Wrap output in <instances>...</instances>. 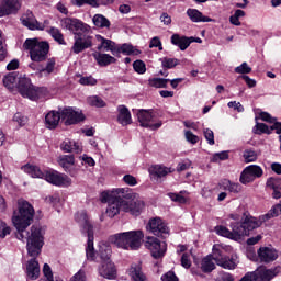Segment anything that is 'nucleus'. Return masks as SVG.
Returning a JSON list of instances; mask_svg holds the SVG:
<instances>
[{
  "mask_svg": "<svg viewBox=\"0 0 281 281\" xmlns=\"http://www.w3.org/2000/svg\"><path fill=\"white\" fill-rule=\"evenodd\" d=\"M79 82L86 87H95V85H98V79L93 78V77H81L79 79Z\"/></svg>",
  "mask_w": 281,
  "mask_h": 281,
  "instance_id": "8fccbe9b",
  "label": "nucleus"
},
{
  "mask_svg": "<svg viewBox=\"0 0 281 281\" xmlns=\"http://www.w3.org/2000/svg\"><path fill=\"white\" fill-rule=\"evenodd\" d=\"M21 23L24 25V27H27L29 30H45V24L36 21V18L34 16V13L32 11H26L21 16Z\"/></svg>",
  "mask_w": 281,
  "mask_h": 281,
  "instance_id": "412c9836",
  "label": "nucleus"
},
{
  "mask_svg": "<svg viewBox=\"0 0 281 281\" xmlns=\"http://www.w3.org/2000/svg\"><path fill=\"white\" fill-rule=\"evenodd\" d=\"M60 120H61L60 112L49 111L45 115L46 128H56V126H58V124L60 123Z\"/></svg>",
  "mask_w": 281,
  "mask_h": 281,
  "instance_id": "c756f323",
  "label": "nucleus"
},
{
  "mask_svg": "<svg viewBox=\"0 0 281 281\" xmlns=\"http://www.w3.org/2000/svg\"><path fill=\"white\" fill-rule=\"evenodd\" d=\"M201 269L204 273H212L216 269L212 255H207L202 259Z\"/></svg>",
  "mask_w": 281,
  "mask_h": 281,
  "instance_id": "e433bc0d",
  "label": "nucleus"
},
{
  "mask_svg": "<svg viewBox=\"0 0 281 281\" xmlns=\"http://www.w3.org/2000/svg\"><path fill=\"white\" fill-rule=\"evenodd\" d=\"M11 229L8 226V224L0 222V238H5V236H9Z\"/></svg>",
  "mask_w": 281,
  "mask_h": 281,
  "instance_id": "0e129e2a",
  "label": "nucleus"
},
{
  "mask_svg": "<svg viewBox=\"0 0 281 281\" xmlns=\"http://www.w3.org/2000/svg\"><path fill=\"white\" fill-rule=\"evenodd\" d=\"M258 159V154L255 150L246 149L244 151V161L246 164H251Z\"/></svg>",
  "mask_w": 281,
  "mask_h": 281,
  "instance_id": "c03bdc74",
  "label": "nucleus"
},
{
  "mask_svg": "<svg viewBox=\"0 0 281 281\" xmlns=\"http://www.w3.org/2000/svg\"><path fill=\"white\" fill-rule=\"evenodd\" d=\"M116 56H120V54H124L125 56H138V54H140L139 49L130 44L116 45Z\"/></svg>",
  "mask_w": 281,
  "mask_h": 281,
  "instance_id": "72a5a7b5",
  "label": "nucleus"
},
{
  "mask_svg": "<svg viewBox=\"0 0 281 281\" xmlns=\"http://www.w3.org/2000/svg\"><path fill=\"white\" fill-rule=\"evenodd\" d=\"M136 115L139 126L143 128H149V131H157L161 128L164 124L161 121L155 122L153 110H138Z\"/></svg>",
  "mask_w": 281,
  "mask_h": 281,
  "instance_id": "f8f14e48",
  "label": "nucleus"
},
{
  "mask_svg": "<svg viewBox=\"0 0 281 281\" xmlns=\"http://www.w3.org/2000/svg\"><path fill=\"white\" fill-rule=\"evenodd\" d=\"M225 159H229V154H227V151H221L214 154L211 158V161H213V164H216V161H225Z\"/></svg>",
  "mask_w": 281,
  "mask_h": 281,
  "instance_id": "864d4df0",
  "label": "nucleus"
},
{
  "mask_svg": "<svg viewBox=\"0 0 281 281\" xmlns=\"http://www.w3.org/2000/svg\"><path fill=\"white\" fill-rule=\"evenodd\" d=\"M63 30H68L74 34V44L71 52L74 54H82L85 49H91L93 47V31L89 24L78 20L76 18H64L60 21Z\"/></svg>",
  "mask_w": 281,
  "mask_h": 281,
  "instance_id": "f03ea898",
  "label": "nucleus"
},
{
  "mask_svg": "<svg viewBox=\"0 0 281 281\" xmlns=\"http://www.w3.org/2000/svg\"><path fill=\"white\" fill-rule=\"evenodd\" d=\"M13 122H15L18 126H25V124H27V117L21 112H18L13 115Z\"/></svg>",
  "mask_w": 281,
  "mask_h": 281,
  "instance_id": "de8ad7c7",
  "label": "nucleus"
},
{
  "mask_svg": "<svg viewBox=\"0 0 281 281\" xmlns=\"http://www.w3.org/2000/svg\"><path fill=\"white\" fill-rule=\"evenodd\" d=\"M55 67H56V60L48 59L46 67L41 70V74H45V75L49 76V74L54 72Z\"/></svg>",
  "mask_w": 281,
  "mask_h": 281,
  "instance_id": "3c124183",
  "label": "nucleus"
},
{
  "mask_svg": "<svg viewBox=\"0 0 281 281\" xmlns=\"http://www.w3.org/2000/svg\"><path fill=\"white\" fill-rule=\"evenodd\" d=\"M111 245L101 241L98 244V250H94V259H92V261L95 260V256L101 258V262L109 261L111 260Z\"/></svg>",
  "mask_w": 281,
  "mask_h": 281,
  "instance_id": "5701e85b",
  "label": "nucleus"
},
{
  "mask_svg": "<svg viewBox=\"0 0 281 281\" xmlns=\"http://www.w3.org/2000/svg\"><path fill=\"white\" fill-rule=\"evenodd\" d=\"M187 15L193 23H212V18H207L196 9H188Z\"/></svg>",
  "mask_w": 281,
  "mask_h": 281,
  "instance_id": "cd10ccee",
  "label": "nucleus"
},
{
  "mask_svg": "<svg viewBox=\"0 0 281 281\" xmlns=\"http://www.w3.org/2000/svg\"><path fill=\"white\" fill-rule=\"evenodd\" d=\"M216 281H234V277L229 272H218Z\"/></svg>",
  "mask_w": 281,
  "mask_h": 281,
  "instance_id": "680f3d73",
  "label": "nucleus"
},
{
  "mask_svg": "<svg viewBox=\"0 0 281 281\" xmlns=\"http://www.w3.org/2000/svg\"><path fill=\"white\" fill-rule=\"evenodd\" d=\"M34 206L25 200L18 201V212L14 211L12 216V223L18 229L16 238L18 240H25V229L32 225L34 221Z\"/></svg>",
  "mask_w": 281,
  "mask_h": 281,
  "instance_id": "7ed1b4c3",
  "label": "nucleus"
},
{
  "mask_svg": "<svg viewBox=\"0 0 281 281\" xmlns=\"http://www.w3.org/2000/svg\"><path fill=\"white\" fill-rule=\"evenodd\" d=\"M93 58L100 67H108V65H113L116 61L115 57L104 53H94Z\"/></svg>",
  "mask_w": 281,
  "mask_h": 281,
  "instance_id": "473e14b6",
  "label": "nucleus"
},
{
  "mask_svg": "<svg viewBox=\"0 0 281 281\" xmlns=\"http://www.w3.org/2000/svg\"><path fill=\"white\" fill-rule=\"evenodd\" d=\"M161 65L166 69H172L173 67H177V65H179V59H177V58H162L161 59Z\"/></svg>",
  "mask_w": 281,
  "mask_h": 281,
  "instance_id": "a18cd8bd",
  "label": "nucleus"
},
{
  "mask_svg": "<svg viewBox=\"0 0 281 281\" xmlns=\"http://www.w3.org/2000/svg\"><path fill=\"white\" fill-rule=\"evenodd\" d=\"M145 247L150 251L151 256L156 260L164 258V256H166V251H168V244L159 240L157 237H146Z\"/></svg>",
  "mask_w": 281,
  "mask_h": 281,
  "instance_id": "ddd939ff",
  "label": "nucleus"
},
{
  "mask_svg": "<svg viewBox=\"0 0 281 281\" xmlns=\"http://www.w3.org/2000/svg\"><path fill=\"white\" fill-rule=\"evenodd\" d=\"M86 102L89 106H94L95 109H104L106 106V102L99 95H90L86 99Z\"/></svg>",
  "mask_w": 281,
  "mask_h": 281,
  "instance_id": "4c0bfd02",
  "label": "nucleus"
},
{
  "mask_svg": "<svg viewBox=\"0 0 281 281\" xmlns=\"http://www.w3.org/2000/svg\"><path fill=\"white\" fill-rule=\"evenodd\" d=\"M20 76H21V74H19V72L8 74L2 79L3 86L7 89H9V91H14V89H16Z\"/></svg>",
  "mask_w": 281,
  "mask_h": 281,
  "instance_id": "7c9ffc66",
  "label": "nucleus"
},
{
  "mask_svg": "<svg viewBox=\"0 0 281 281\" xmlns=\"http://www.w3.org/2000/svg\"><path fill=\"white\" fill-rule=\"evenodd\" d=\"M136 74H146V64L143 60H136L133 64Z\"/></svg>",
  "mask_w": 281,
  "mask_h": 281,
  "instance_id": "5fc2aeb1",
  "label": "nucleus"
},
{
  "mask_svg": "<svg viewBox=\"0 0 281 281\" xmlns=\"http://www.w3.org/2000/svg\"><path fill=\"white\" fill-rule=\"evenodd\" d=\"M75 221L87 232L88 234V243L86 247V256L88 260H94L95 259V248L93 247V226L91 225V222L89 221V215H87V211H79L75 215Z\"/></svg>",
  "mask_w": 281,
  "mask_h": 281,
  "instance_id": "9d476101",
  "label": "nucleus"
},
{
  "mask_svg": "<svg viewBox=\"0 0 281 281\" xmlns=\"http://www.w3.org/2000/svg\"><path fill=\"white\" fill-rule=\"evenodd\" d=\"M258 257L261 262H273L278 259V252L273 248L261 247L258 250Z\"/></svg>",
  "mask_w": 281,
  "mask_h": 281,
  "instance_id": "393cba45",
  "label": "nucleus"
},
{
  "mask_svg": "<svg viewBox=\"0 0 281 281\" xmlns=\"http://www.w3.org/2000/svg\"><path fill=\"white\" fill-rule=\"evenodd\" d=\"M58 164L64 170H67L68 168H71L74 164H76V158L74 155H63L58 158Z\"/></svg>",
  "mask_w": 281,
  "mask_h": 281,
  "instance_id": "58836bf2",
  "label": "nucleus"
},
{
  "mask_svg": "<svg viewBox=\"0 0 281 281\" xmlns=\"http://www.w3.org/2000/svg\"><path fill=\"white\" fill-rule=\"evenodd\" d=\"M147 231L154 234V236H161L162 238L170 234V228L160 217L150 218L147 224Z\"/></svg>",
  "mask_w": 281,
  "mask_h": 281,
  "instance_id": "dca6fc26",
  "label": "nucleus"
},
{
  "mask_svg": "<svg viewBox=\"0 0 281 281\" xmlns=\"http://www.w3.org/2000/svg\"><path fill=\"white\" fill-rule=\"evenodd\" d=\"M92 23H93V25H95V27H101V29L111 27V21H109V19H106V16H104L102 14H95L92 18Z\"/></svg>",
  "mask_w": 281,
  "mask_h": 281,
  "instance_id": "ea45409f",
  "label": "nucleus"
},
{
  "mask_svg": "<svg viewBox=\"0 0 281 281\" xmlns=\"http://www.w3.org/2000/svg\"><path fill=\"white\" fill-rule=\"evenodd\" d=\"M257 279L260 281H270L272 278H276V270L267 269V268H258L256 270Z\"/></svg>",
  "mask_w": 281,
  "mask_h": 281,
  "instance_id": "f704fd0d",
  "label": "nucleus"
},
{
  "mask_svg": "<svg viewBox=\"0 0 281 281\" xmlns=\"http://www.w3.org/2000/svg\"><path fill=\"white\" fill-rule=\"evenodd\" d=\"M70 281H87V274L83 270H79L71 279Z\"/></svg>",
  "mask_w": 281,
  "mask_h": 281,
  "instance_id": "774afa93",
  "label": "nucleus"
},
{
  "mask_svg": "<svg viewBox=\"0 0 281 281\" xmlns=\"http://www.w3.org/2000/svg\"><path fill=\"white\" fill-rule=\"evenodd\" d=\"M23 49L30 53V57L33 63H43V60H47L49 43L38 41V38H27L23 44Z\"/></svg>",
  "mask_w": 281,
  "mask_h": 281,
  "instance_id": "1a4fd4ad",
  "label": "nucleus"
},
{
  "mask_svg": "<svg viewBox=\"0 0 281 281\" xmlns=\"http://www.w3.org/2000/svg\"><path fill=\"white\" fill-rule=\"evenodd\" d=\"M221 186L223 190H226V192H233L234 194H238V192H240V184L236 182L224 180L222 181Z\"/></svg>",
  "mask_w": 281,
  "mask_h": 281,
  "instance_id": "a19ab883",
  "label": "nucleus"
},
{
  "mask_svg": "<svg viewBox=\"0 0 281 281\" xmlns=\"http://www.w3.org/2000/svg\"><path fill=\"white\" fill-rule=\"evenodd\" d=\"M128 276L134 281H148V279H146V274L142 272V263H132L128 270Z\"/></svg>",
  "mask_w": 281,
  "mask_h": 281,
  "instance_id": "c85d7f7f",
  "label": "nucleus"
},
{
  "mask_svg": "<svg viewBox=\"0 0 281 281\" xmlns=\"http://www.w3.org/2000/svg\"><path fill=\"white\" fill-rule=\"evenodd\" d=\"M231 228L232 231L225 226H216L215 232L218 236H223L224 238L240 240V238H243V232L238 229V225H236V223H231Z\"/></svg>",
  "mask_w": 281,
  "mask_h": 281,
  "instance_id": "6ab92c4d",
  "label": "nucleus"
},
{
  "mask_svg": "<svg viewBox=\"0 0 281 281\" xmlns=\"http://www.w3.org/2000/svg\"><path fill=\"white\" fill-rule=\"evenodd\" d=\"M169 199H171V201H175L176 203H187L188 202V198L181 195V194H177V193H168Z\"/></svg>",
  "mask_w": 281,
  "mask_h": 281,
  "instance_id": "13d9d810",
  "label": "nucleus"
},
{
  "mask_svg": "<svg viewBox=\"0 0 281 281\" xmlns=\"http://www.w3.org/2000/svg\"><path fill=\"white\" fill-rule=\"evenodd\" d=\"M22 170L33 179H45V181L53 186H63L64 188H69V186H71V178H69V176L57 171H43L41 170V167L36 165H24Z\"/></svg>",
  "mask_w": 281,
  "mask_h": 281,
  "instance_id": "20e7f679",
  "label": "nucleus"
},
{
  "mask_svg": "<svg viewBox=\"0 0 281 281\" xmlns=\"http://www.w3.org/2000/svg\"><path fill=\"white\" fill-rule=\"evenodd\" d=\"M74 5L82 8V5H91L92 8H98V0H72Z\"/></svg>",
  "mask_w": 281,
  "mask_h": 281,
  "instance_id": "49530a36",
  "label": "nucleus"
},
{
  "mask_svg": "<svg viewBox=\"0 0 281 281\" xmlns=\"http://www.w3.org/2000/svg\"><path fill=\"white\" fill-rule=\"evenodd\" d=\"M193 41H194V37H186V36L179 35V34H173L171 36L172 45H176V47H179V49H181V52H186L190 47V44Z\"/></svg>",
  "mask_w": 281,
  "mask_h": 281,
  "instance_id": "b1692460",
  "label": "nucleus"
},
{
  "mask_svg": "<svg viewBox=\"0 0 281 281\" xmlns=\"http://www.w3.org/2000/svg\"><path fill=\"white\" fill-rule=\"evenodd\" d=\"M43 273L47 281H54V272L52 271V267L48 263H44Z\"/></svg>",
  "mask_w": 281,
  "mask_h": 281,
  "instance_id": "6e6d98bb",
  "label": "nucleus"
},
{
  "mask_svg": "<svg viewBox=\"0 0 281 281\" xmlns=\"http://www.w3.org/2000/svg\"><path fill=\"white\" fill-rule=\"evenodd\" d=\"M150 172L151 175H155V177L161 179V177H166L167 175L175 172V169L166 167L164 165H156L151 167Z\"/></svg>",
  "mask_w": 281,
  "mask_h": 281,
  "instance_id": "c9c22d12",
  "label": "nucleus"
},
{
  "mask_svg": "<svg viewBox=\"0 0 281 281\" xmlns=\"http://www.w3.org/2000/svg\"><path fill=\"white\" fill-rule=\"evenodd\" d=\"M97 41L100 43L97 47L99 52H111L113 56H117V45L115 42L106 40L102 35H97Z\"/></svg>",
  "mask_w": 281,
  "mask_h": 281,
  "instance_id": "4be33fe9",
  "label": "nucleus"
},
{
  "mask_svg": "<svg viewBox=\"0 0 281 281\" xmlns=\"http://www.w3.org/2000/svg\"><path fill=\"white\" fill-rule=\"evenodd\" d=\"M21 5V0H0V19L2 16H10L11 14H18Z\"/></svg>",
  "mask_w": 281,
  "mask_h": 281,
  "instance_id": "a211bd4d",
  "label": "nucleus"
},
{
  "mask_svg": "<svg viewBox=\"0 0 281 281\" xmlns=\"http://www.w3.org/2000/svg\"><path fill=\"white\" fill-rule=\"evenodd\" d=\"M117 112L119 124H121L122 126H128V124L133 123V119L131 117V111L128 110V108H126V105H119Z\"/></svg>",
  "mask_w": 281,
  "mask_h": 281,
  "instance_id": "bb28decb",
  "label": "nucleus"
},
{
  "mask_svg": "<svg viewBox=\"0 0 281 281\" xmlns=\"http://www.w3.org/2000/svg\"><path fill=\"white\" fill-rule=\"evenodd\" d=\"M266 188L273 191L272 199H281V178H268L266 182Z\"/></svg>",
  "mask_w": 281,
  "mask_h": 281,
  "instance_id": "a878e982",
  "label": "nucleus"
},
{
  "mask_svg": "<svg viewBox=\"0 0 281 281\" xmlns=\"http://www.w3.org/2000/svg\"><path fill=\"white\" fill-rule=\"evenodd\" d=\"M124 188L113 189L112 191H103L100 194L101 203H108L105 211L109 218H115L124 205Z\"/></svg>",
  "mask_w": 281,
  "mask_h": 281,
  "instance_id": "423d86ee",
  "label": "nucleus"
},
{
  "mask_svg": "<svg viewBox=\"0 0 281 281\" xmlns=\"http://www.w3.org/2000/svg\"><path fill=\"white\" fill-rule=\"evenodd\" d=\"M47 32L52 36V38H54V41L59 43V45H65V37L63 36V33H60V30L56 27H50Z\"/></svg>",
  "mask_w": 281,
  "mask_h": 281,
  "instance_id": "37998d69",
  "label": "nucleus"
},
{
  "mask_svg": "<svg viewBox=\"0 0 281 281\" xmlns=\"http://www.w3.org/2000/svg\"><path fill=\"white\" fill-rule=\"evenodd\" d=\"M184 137L190 144H196L199 142V136L194 135L191 131H186Z\"/></svg>",
  "mask_w": 281,
  "mask_h": 281,
  "instance_id": "e2e57ef3",
  "label": "nucleus"
},
{
  "mask_svg": "<svg viewBox=\"0 0 281 281\" xmlns=\"http://www.w3.org/2000/svg\"><path fill=\"white\" fill-rule=\"evenodd\" d=\"M263 173L265 171L262 170V167L258 165H250L243 170L239 181L244 186H247V183H251L256 181V179H260Z\"/></svg>",
  "mask_w": 281,
  "mask_h": 281,
  "instance_id": "2eb2a0df",
  "label": "nucleus"
},
{
  "mask_svg": "<svg viewBox=\"0 0 281 281\" xmlns=\"http://www.w3.org/2000/svg\"><path fill=\"white\" fill-rule=\"evenodd\" d=\"M15 89H18L22 98H27V100H32L33 102H36V100H41V98H45L47 95V88L35 87L32 85V79L26 75L20 74Z\"/></svg>",
  "mask_w": 281,
  "mask_h": 281,
  "instance_id": "0eeeda50",
  "label": "nucleus"
},
{
  "mask_svg": "<svg viewBox=\"0 0 281 281\" xmlns=\"http://www.w3.org/2000/svg\"><path fill=\"white\" fill-rule=\"evenodd\" d=\"M223 246L221 245H214L213 246V255L212 258L214 259V262L218 267H222V269H228L233 270L238 267V256L237 255H232L231 258H223Z\"/></svg>",
  "mask_w": 281,
  "mask_h": 281,
  "instance_id": "9b49d317",
  "label": "nucleus"
},
{
  "mask_svg": "<svg viewBox=\"0 0 281 281\" xmlns=\"http://www.w3.org/2000/svg\"><path fill=\"white\" fill-rule=\"evenodd\" d=\"M256 133L258 135L266 133V135H271V127H269V125L265 124V123H257L256 124Z\"/></svg>",
  "mask_w": 281,
  "mask_h": 281,
  "instance_id": "603ef678",
  "label": "nucleus"
},
{
  "mask_svg": "<svg viewBox=\"0 0 281 281\" xmlns=\"http://www.w3.org/2000/svg\"><path fill=\"white\" fill-rule=\"evenodd\" d=\"M99 274L105 280H115L117 278V270L115 269V263L111 260L101 261L99 267Z\"/></svg>",
  "mask_w": 281,
  "mask_h": 281,
  "instance_id": "aec40b11",
  "label": "nucleus"
},
{
  "mask_svg": "<svg viewBox=\"0 0 281 281\" xmlns=\"http://www.w3.org/2000/svg\"><path fill=\"white\" fill-rule=\"evenodd\" d=\"M203 133L207 144H210V146H214V132L210 128H204Z\"/></svg>",
  "mask_w": 281,
  "mask_h": 281,
  "instance_id": "052dcab7",
  "label": "nucleus"
},
{
  "mask_svg": "<svg viewBox=\"0 0 281 281\" xmlns=\"http://www.w3.org/2000/svg\"><path fill=\"white\" fill-rule=\"evenodd\" d=\"M144 233L142 231H128L116 233L109 237V243L125 251H137L142 247Z\"/></svg>",
  "mask_w": 281,
  "mask_h": 281,
  "instance_id": "39448f33",
  "label": "nucleus"
},
{
  "mask_svg": "<svg viewBox=\"0 0 281 281\" xmlns=\"http://www.w3.org/2000/svg\"><path fill=\"white\" fill-rule=\"evenodd\" d=\"M123 181L124 183H126V186H137V178H135L134 176L131 175H125L123 177Z\"/></svg>",
  "mask_w": 281,
  "mask_h": 281,
  "instance_id": "338daca9",
  "label": "nucleus"
},
{
  "mask_svg": "<svg viewBox=\"0 0 281 281\" xmlns=\"http://www.w3.org/2000/svg\"><path fill=\"white\" fill-rule=\"evenodd\" d=\"M235 74H251V67H249L247 61H244L240 66L235 68Z\"/></svg>",
  "mask_w": 281,
  "mask_h": 281,
  "instance_id": "4d7b16f0",
  "label": "nucleus"
},
{
  "mask_svg": "<svg viewBox=\"0 0 281 281\" xmlns=\"http://www.w3.org/2000/svg\"><path fill=\"white\" fill-rule=\"evenodd\" d=\"M239 281H258V274L255 271L247 272Z\"/></svg>",
  "mask_w": 281,
  "mask_h": 281,
  "instance_id": "69168bd1",
  "label": "nucleus"
},
{
  "mask_svg": "<svg viewBox=\"0 0 281 281\" xmlns=\"http://www.w3.org/2000/svg\"><path fill=\"white\" fill-rule=\"evenodd\" d=\"M61 120L66 126L78 124L85 120V114L81 111H76L74 108H66L60 111Z\"/></svg>",
  "mask_w": 281,
  "mask_h": 281,
  "instance_id": "f3484780",
  "label": "nucleus"
},
{
  "mask_svg": "<svg viewBox=\"0 0 281 281\" xmlns=\"http://www.w3.org/2000/svg\"><path fill=\"white\" fill-rule=\"evenodd\" d=\"M191 255H192V252H184V254H182L181 266L184 269H190V267H192V259L190 258Z\"/></svg>",
  "mask_w": 281,
  "mask_h": 281,
  "instance_id": "09e8293b",
  "label": "nucleus"
},
{
  "mask_svg": "<svg viewBox=\"0 0 281 281\" xmlns=\"http://www.w3.org/2000/svg\"><path fill=\"white\" fill-rule=\"evenodd\" d=\"M190 166H192V161H190L189 159H184L178 164L177 171L183 172V171L190 169Z\"/></svg>",
  "mask_w": 281,
  "mask_h": 281,
  "instance_id": "bf43d9fd",
  "label": "nucleus"
},
{
  "mask_svg": "<svg viewBox=\"0 0 281 281\" xmlns=\"http://www.w3.org/2000/svg\"><path fill=\"white\" fill-rule=\"evenodd\" d=\"M64 153H82V145L76 140L65 139L60 145Z\"/></svg>",
  "mask_w": 281,
  "mask_h": 281,
  "instance_id": "2f4dec72",
  "label": "nucleus"
},
{
  "mask_svg": "<svg viewBox=\"0 0 281 281\" xmlns=\"http://www.w3.org/2000/svg\"><path fill=\"white\" fill-rule=\"evenodd\" d=\"M235 224L237 225V229L241 232V236H249V232L258 229V227L262 225V222L247 213H244L241 222H236Z\"/></svg>",
  "mask_w": 281,
  "mask_h": 281,
  "instance_id": "4468645a",
  "label": "nucleus"
},
{
  "mask_svg": "<svg viewBox=\"0 0 281 281\" xmlns=\"http://www.w3.org/2000/svg\"><path fill=\"white\" fill-rule=\"evenodd\" d=\"M43 245H45V229L40 225H33L26 237V250L27 255L31 257L26 261L25 274L27 280H38L41 278V265L38 263V256L43 250Z\"/></svg>",
  "mask_w": 281,
  "mask_h": 281,
  "instance_id": "f257e3e1",
  "label": "nucleus"
},
{
  "mask_svg": "<svg viewBox=\"0 0 281 281\" xmlns=\"http://www.w3.org/2000/svg\"><path fill=\"white\" fill-rule=\"evenodd\" d=\"M144 210H146V202L144 199L131 189L124 188L122 212L131 214L132 216H139Z\"/></svg>",
  "mask_w": 281,
  "mask_h": 281,
  "instance_id": "6e6552de",
  "label": "nucleus"
},
{
  "mask_svg": "<svg viewBox=\"0 0 281 281\" xmlns=\"http://www.w3.org/2000/svg\"><path fill=\"white\" fill-rule=\"evenodd\" d=\"M168 82H170V79H164V78L149 79V86L155 87V89H166L168 87Z\"/></svg>",
  "mask_w": 281,
  "mask_h": 281,
  "instance_id": "79ce46f5",
  "label": "nucleus"
}]
</instances>
